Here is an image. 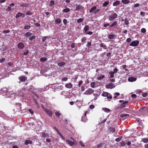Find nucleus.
<instances>
[{
  "instance_id": "f257e3e1",
  "label": "nucleus",
  "mask_w": 148,
  "mask_h": 148,
  "mask_svg": "<svg viewBox=\"0 0 148 148\" xmlns=\"http://www.w3.org/2000/svg\"><path fill=\"white\" fill-rule=\"evenodd\" d=\"M41 106L43 109V110L48 114V115L49 116L51 117L52 114L51 111L44 107L43 105L42 104L41 105Z\"/></svg>"
},
{
  "instance_id": "f03ea898",
  "label": "nucleus",
  "mask_w": 148,
  "mask_h": 148,
  "mask_svg": "<svg viewBox=\"0 0 148 148\" xmlns=\"http://www.w3.org/2000/svg\"><path fill=\"white\" fill-rule=\"evenodd\" d=\"M117 14L116 13H113L111 15L109 16L108 17V19L110 21H113L114 19L117 18Z\"/></svg>"
},
{
  "instance_id": "7ed1b4c3",
  "label": "nucleus",
  "mask_w": 148,
  "mask_h": 148,
  "mask_svg": "<svg viewBox=\"0 0 148 148\" xmlns=\"http://www.w3.org/2000/svg\"><path fill=\"white\" fill-rule=\"evenodd\" d=\"M141 114L143 116H148V108L143 110L140 111Z\"/></svg>"
},
{
  "instance_id": "20e7f679",
  "label": "nucleus",
  "mask_w": 148,
  "mask_h": 148,
  "mask_svg": "<svg viewBox=\"0 0 148 148\" xmlns=\"http://www.w3.org/2000/svg\"><path fill=\"white\" fill-rule=\"evenodd\" d=\"M1 91L3 94H6L7 95H8V93L9 94H13L10 93L8 92V89L6 88H1Z\"/></svg>"
},
{
  "instance_id": "39448f33",
  "label": "nucleus",
  "mask_w": 148,
  "mask_h": 148,
  "mask_svg": "<svg viewBox=\"0 0 148 148\" xmlns=\"http://www.w3.org/2000/svg\"><path fill=\"white\" fill-rule=\"evenodd\" d=\"M139 43V41L138 40H134L130 44V46L135 47L137 46Z\"/></svg>"
},
{
  "instance_id": "423d86ee",
  "label": "nucleus",
  "mask_w": 148,
  "mask_h": 148,
  "mask_svg": "<svg viewBox=\"0 0 148 148\" xmlns=\"http://www.w3.org/2000/svg\"><path fill=\"white\" fill-rule=\"evenodd\" d=\"M94 92V90L91 88H89L84 93L86 95H89L92 94Z\"/></svg>"
},
{
  "instance_id": "0eeeda50",
  "label": "nucleus",
  "mask_w": 148,
  "mask_h": 148,
  "mask_svg": "<svg viewBox=\"0 0 148 148\" xmlns=\"http://www.w3.org/2000/svg\"><path fill=\"white\" fill-rule=\"evenodd\" d=\"M115 87L114 84L112 83H110L109 84L106 85V88L112 89Z\"/></svg>"
},
{
  "instance_id": "6e6552de",
  "label": "nucleus",
  "mask_w": 148,
  "mask_h": 148,
  "mask_svg": "<svg viewBox=\"0 0 148 148\" xmlns=\"http://www.w3.org/2000/svg\"><path fill=\"white\" fill-rule=\"evenodd\" d=\"M19 79L20 81L23 82L27 80V77L24 76H22L19 77Z\"/></svg>"
},
{
  "instance_id": "1a4fd4ad",
  "label": "nucleus",
  "mask_w": 148,
  "mask_h": 148,
  "mask_svg": "<svg viewBox=\"0 0 148 148\" xmlns=\"http://www.w3.org/2000/svg\"><path fill=\"white\" fill-rule=\"evenodd\" d=\"M17 46L19 48L22 49L24 48V45L23 43L20 42L18 44Z\"/></svg>"
},
{
  "instance_id": "9d476101",
  "label": "nucleus",
  "mask_w": 148,
  "mask_h": 148,
  "mask_svg": "<svg viewBox=\"0 0 148 148\" xmlns=\"http://www.w3.org/2000/svg\"><path fill=\"white\" fill-rule=\"evenodd\" d=\"M66 142L70 145L73 146L75 144V143L72 141H71L69 140H66Z\"/></svg>"
},
{
  "instance_id": "9b49d317",
  "label": "nucleus",
  "mask_w": 148,
  "mask_h": 148,
  "mask_svg": "<svg viewBox=\"0 0 148 148\" xmlns=\"http://www.w3.org/2000/svg\"><path fill=\"white\" fill-rule=\"evenodd\" d=\"M136 78L134 77H130L128 79V80L130 82H133L136 81Z\"/></svg>"
},
{
  "instance_id": "f8f14e48",
  "label": "nucleus",
  "mask_w": 148,
  "mask_h": 148,
  "mask_svg": "<svg viewBox=\"0 0 148 148\" xmlns=\"http://www.w3.org/2000/svg\"><path fill=\"white\" fill-rule=\"evenodd\" d=\"M108 128L110 132L114 133L115 132V129L113 127H109Z\"/></svg>"
},
{
  "instance_id": "ddd939ff",
  "label": "nucleus",
  "mask_w": 148,
  "mask_h": 148,
  "mask_svg": "<svg viewBox=\"0 0 148 148\" xmlns=\"http://www.w3.org/2000/svg\"><path fill=\"white\" fill-rule=\"evenodd\" d=\"M65 86L66 88H71L72 87V85L71 83H69L66 84Z\"/></svg>"
},
{
  "instance_id": "4468645a",
  "label": "nucleus",
  "mask_w": 148,
  "mask_h": 148,
  "mask_svg": "<svg viewBox=\"0 0 148 148\" xmlns=\"http://www.w3.org/2000/svg\"><path fill=\"white\" fill-rule=\"evenodd\" d=\"M116 36V35L114 34H110L108 36V37L109 39H112Z\"/></svg>"
},
{
  "instance_id": "2eb2a0df",
  "label": "nucleus",
  "mask_w": 148,
  "mask_h": 148,
  "mask_svg": "<svg viewBox=\"0 0 148 148\" xmlns=\"http://www.w3.org/2000/svg\"><path fill=\"white\" fill-rule=\"evenodd\" d=\"M117 25V21H114L113 23L111 25H110V27H113Z\"/></svg>"
},
{
  "instance_id": "dca6fc26",
  "label": "nucleus",
  "mask_w": 148,
  "mask_h": 148,
  "mask_svg": "<svg viewBox=\"0 0 148 148\" xmlns=\"http://www.w3.org/2000/svg\"><path fill=\"white\" fill-rule=\"evenodd\" d=\"M32 141L30 140H26L25 141V144L26 145H27L29 144H32Z\"/></svg>"
},
{
  "instance_id": "f3484780",
  "label": "nucleus",
  "mask_w": 148,
  "mask_h": 148,
  "mask_svg": "<svg viewBox=\"0 0 148 148\" xmlns=\"http://www.w3.org/2000/svg\"><path fill=\"white\" fill-rule=\"evenodd\" d=\"M89 29V26L88 25H86L84 28V29L85 31V32H87L88 31V30Z\"/></svg>"
},
{
  "instance_id": "a211bd4d",
  "label": "nucleus",
  "mask_w": 148,
  "mask_h": 148,
  "mask_svg": "<svg viewBox=\"0 0 148 148\" xmlns=\"http://www.w3.org/2000/svg\"><path fill=\"white\" fill-rule=\"evenodd\" d=\"M120 3V1H117L114 2L113 3V5L114 6H116L118 5Z\"/></svg>"
},
{
  "instance_id": "6ab92c4d",
  "label": "nucleus",
  "mask_w": 148,
  "mask_h": 148,
  "mask_svg": "<svg viewBox=\"0 0 148 148\" xmlns=\"http://www.w3.org/2000/svg\"><path fill=\"white\" fill-rule=\"evenodd\" d=\"M121 2L124 4H127L130 3V0H122Z\"/></svg>"
},
{
  "instance_id": "aec40b11",
  "label": "nucleus",
  "mask_w": 148,
  "mask_h": 148,
  "mask_svg": "<svg viewBox=\"0 0 148 148\" xmlns=\"http://www.w3.org/2000/svg\"><path fill=\"white\" fill-rule=\"evenodd\" d=\"M70 10L69 8H67L65 9H64L63 10L62 12H68L70 11Z\"/></svg>"
},
{
  "instance_id": "412c9836",
  "label": "nucleus",
  "mask_w": 148,
  "mask_h": 148,
  "mask_svg": "<svg viewBox=\"0 0 148 148\" xmlns=\"http://www.w3.org/2000/svg\"><path fill=\"white\" fill-rule=\"evenodd\" d=\"M96 7L95 6H94L92 7L89 10V12L90 13L94 11L96 9Z\"/></svg>"
},
{
  "instance_id": "4be33fe9",
  "label": "nucleus",
  "mask_w": 148,
  "mask_h": 148,
  "mask_svg": "<svg viewBox=\"0 0 148 148\" xmlns=\"http://www.w3.org/2000/svg\"><path fill=\"white\" fill-rule=\"evenodd\" d=\"M32 33H31V32H27L25 34V36L26 37H28L30 36L31 35H32Z\"/></svg>"
},
{
  "instance_id": "5701e85b",
  "label": "nucleus",
  "mask_w": 148,
  "mask_h": 148,
  "mask_svg": "<svg viewBox=\"0 0 148 148\" xmlns=\"http://www.w3.org/2000/svg\"><path fill=\"white\" fill-rule=\"evenodd\" d=\"M102 110L106 112H109L110 111V109L105 108H103Z\"/></svg>"
},
{
  "instance_id": "b1692460",
  "label": "nucleus",
  "mask_w": 148,
  "mask_h": 148,
  "mask_svg": "<svg viewBox=\"0 0 148 148\" xmlns=\"http://www.w3.org/2000/svg\"><path fill=\"white\" fill-rule=\"evenodd\" d=\"M55 22L56 24H60L61 22V20L60 18H58L56 20Z\"/></svg>"
},
{
  "instance_id": "393cba45",
  "label": "nucleus",
  "mask_w": 148,
  "mask_h": 148,
  "mask_svg": "<svg viewBox=\"0 0 148 148\" xmlns=\"http://www.w3.org/2000/svg\"><path fill=\"white\" fill-rule=\"evenodd\" d=\"M82 8H83V6L82 5H79L76 7V10H80Z\"/></svg>"
},
{
  "instance_id": "a878e982",
  "label": "nucleus",
  "mask_w": 148,
  "mask_h": 148,
  "mask_svg": "<svg viewBox=\"0 0 148 148\" xmlns=\"http://www.w3.org/2000/svg\"><path fill=\"white\" fill-rule=\"evenodd\" d=\"M142 141L144 143H147L148 142V139L146 138H142Z\"/></svg>"
},
{
  "instance_id": "bb28decb",
  "label": "nucleus",
  "mask_w": 148,
  "mask_h": 148,
  "mask_svg": "<svg viewBox=\"0 0 148 148\" xmlns=\"http://www.w3.org/2000/svg\"><path fill=\"white\" fill-rule=\"evenodd\" d=\"M47 59L45 57H42L40 59V60L41 62H45L47 61Z\"/></svg>"
},
{
  "instance_id": "cd10ccee",
  "label": "nucleus",
  "mask_w": 148,
  "mask_h": 148,
  "mask_svg": "<svg viewBox=\"0 0 148 148\" xmlns=\"http://www.w3.org/2000/svg\"><path fill=\"white\" fill-rule=\"evenodd\" d=\"M109 73L110 74V77L113 78L114 77V72L112 71H111L109 72Z\"/></svg>"
},
{
  "instance_id": "c85d7f7f",
  "label": "nucleus",
  "mask_w": 148,
  "mask_h": 148,
  "mask_svg": "<svg viewBox=\"0 0 148 148\" xmlns=\"http://www.w3.org/2000/svg\"><path fill=\"white\" fill-rule=\"evenodd\" d=\"M55 4L54 2V1L51 0L50 1V3L49 4V6L50 7L52 6L53 5H54Z\"/></svg>"
},
{
  "instance_id": "c756f323",
  "label": "nucleus",
  "mask_w": 148,
  "mask_h": 148,
  "mask_svg": "<svg viewBox=\"0 0 148 148\" xmlns=\"http://www.w3.org/2000/svg\"><path fill=\"white\" fill-rule=\"evenodd\" d=\"M42 136L44 138H45L49 136L47 134H46L44 132H42Z\"/></svg>"
},
{
  "instance_id": "7c9ffc66",
  "label": "nucleus",
  "mask_w": 148,
  "mask_h": 148,
  "mask_svg": "<svg viewBox=\"0 0 148 148\" xmlns=\"http://www.w3.org/2000/svg\"><path fill=\"white\" fill-rule=\"evenodd\" d=\"M104 145V143H99L97 145V148H101L102 147V146Z\"/></svg>"
},
{
  "instance_id": "2f4dec72",
  "label": "nucleus",
  "mask_w": 148,
  "mask_h": 148,
  "mask_svg": "<svg viewBox=\"0 0 148 148\" xmlns=\"http://www.w3.org/2000/svg\"><path fill=\"white\" fill-rule=\"evenodd\" d=\"M33 94L34 95L35 97H34V99L35 102H37V100H36L35 99L36 98H39V96L35 92H33Z\"/></svg>"
},
{
  "instance_id": "473e14b6",
  "label": "nucleus",
  "mask_w": 148,
  "mask_h": 148,
  "mask_svg": "<svg viewBox=\"0 0 148 148\" xmlns=\"http://www.w3.org/2000/svg\"><path fill=\"white\" fill-rule=\"evenodd\" d=\"M100 46L101 47H102L104 49H107V46L106 45H103V44L101 43L100 45Z\"/></svg>"
},
{
  "instance_id": "72a5a7b5",
  "label": "nucleus",
  "mask_w": 148,
  "mask_h": 148,
  "mask_svg": "<svg viewBox=\"0 0 148 148\" xmlns=\"http://www.w3.org/2000/svg\"><path fill=\"white\" fill-rule=\"evenodd\" d=\"M109 3V2L108 1H106L103 3L102 5L103 7L107 6Z\"/></svg>"
},
{
  "instance_id": "f704fd0d",
  "label": "nucleus",
  "mask_w": 148,
  "mask_h": 148,
  "mask_svg": "<svg viewBox=\"0 0 148 148\" xmlns=\"http://www.w3.org/2000/svg\"><path fill=\"white\" fill-rule=\"evenodd\" d=\"M65 63L64 62H59L58 63V65L60 66H63L65 64Z\"/></svg>"
},
{
  "instance_id": "c9c22d12",
  "label": "nucleus",
  "mask_w": 148,
  "mask_h": 148,
  "mask_svg": "<svg viewBox=\"0 0 148 148\" xmlns=\"http://www.w3.org/2000/svg\"><path fill=\"white\" fill-rule=\"evenodd\" d=\"M129 115V114H121L120 115V116L121 117L123 118L125 116H128Z\"/></svg>"
},
{
  "instance_id": "e433bc0d",
  "label": "nucleus",
  "mask_w": 148,
  "mask_h": 148,
  "mask_svg": "<svg viewBox=\"0 0 148 148\" xmlns=\"http://www.w3.org/2000/svg\"><path fill=\"white\" fill-rule=\"evenodd\" d=\"M21 16V13L18 12L17 14L16 15L15 18H18L19 17Z\"/></svg>"
},
{
  "instance_id": "4c0bfd02",
  "label": "nucleus",
  "mask_w": 148,
  "mask_h": 148,
  "mask_svg": "<svg viewBox=\"0 0 148 148\" xmlns=\"http://www.w3.org/2000/svg\"><path fill=\"white\" fill-rule=\"evenodd\" d=\"M128 103V102H123V103L121 104V108H123L125 107V105L127 104Z\"/></svg>"
},
{
  "instance_id": "58836bf2",
  "label": "nucleus",
  "mask_w": 148,
  "mask_h": 148,
  "mask_svg": "<svg viewBox=\"0 0 148 148\" xmlns=\"http://www.w3.org/2000/svg\"><path fill=\"white\" fill-rule=\"evenodd\" d=\"M108 95V93L106 92H103L102 94V95L104 97L107 96Z\"/></svg>"
},
{
  "instance_id": "ea45409f",
  "label": "nucleus",
  "mask_w": 148,
  "mask_h": 148,
  "mask_svg": "<svg viewBox=\"0 0 148 148\" xmlns=\"http://www.w3.org/2000/svg\"><path fill=\"white\" fill-rule=\"evenodd\" d=\"M90 85L91 87L92 88H94L95 87V83L94 82H92L90 84Z\"/></svg>"
},
{
  "instance_id": "a19ab883",
  "label": "nucleus",
  "mask_w": 148,
  "mask_h": 148,
  "mask_svg": "<svg viewBox=\"0 0 148 148\" xmlns=\"http://www.w3.org/2000/svg\"><path fill=\"white\" fill-rule=\"evenodd\" d=\"M105 77V75H102L101 77H99L97 78V79L99 80H101L102 79H103Z\"/></svg>"
},
{
  "instance_id": "79ce46f5",
  "label": "nucleus",
  "mask_w": 148,
  "mask_h": 148,
  "mask_svg": "<svg viewBox=\"0 0 148 148\" xmlns=\"http://www.w3.org/2000/svg\"><path fill=\"white\" fill-rule=\"evenodd\" d=\"M124 23H125L126 25H128L129 24V22L127 20V18H125V20Z\"/></svg>"
},
{
  "instance_id": "37998d69",
  "label": "nucleus",
  "mask_w": 148,
  "mask_h": 148,
  "mask_svg": "<svg viewBox=\"0 0 148 148\" xmlns=\"http://www.w3.org/2000/svg\"><path fill=\"white\" fill-rule=\"evenodd\" d=\"M55 114L56 116L58 118L61 114L59 112H55Z\"/></svg>"
},
{
  "instance_id": "c03bdc74",
  "label": "nucleus",
  "mask_w": 148,
  "mask_h": 148,
  "mask_svg": "<svg viewBox=\"0 0 148 148\" xmlns=\"http://www.w3.org/2000/svg\"><path fill=\"white\" fill-rule=\"evenodd\" d=\"M121 139L122 138L121 137H119L118 138H116L115 139V140L117 142H119Z\"/></svg>"
},
{
  "instance_id": "a18cd8bd",
  "label": "nucleus",
  "mask_w": 148,
  "mask_h": 148,
  "mask_svg": "<svg viewBox=\"0 0 148 148\" xmlns=\"http://www.w3.org/2000/svg\"><path fill=\"white\" fill-rule=\"evenodd\" d=\"M83 21V19L82 18H80L77 20V22L78 23H80L82 22Z\"/></svg>"
},
{
  "instance_id": "49530a36",
  "label": "nucleus",
  "mask_w": 148,
  "mask_h": 148,
  "mask_svg": "<svg viewBox=\"0 0 148 148\" xmlns=\"http://www.w3.org/2000/svg\"><path fill=\"white\" fill-rule=\"evenodd\" d=\"M36 37V36H32L31 37H30L29 39V40H32L33 39H34Z\"/></svg>"
},
{
  "instance_id": "de8ad7c7",
  "label": "nucleus",
  "mask_w": 148,
  "mask_h": 148,
  "mask_svg": "<svg viewBox=\"0 0 148 148\" xmlns=\"http://www.w3.org/2000/svg\"><path fill=\"white\" fill-rule=\"evenodd\" d=\"M48 36H45L43 37L42 38V41L44 42H45L47 38H48Z\"/></svg>"
},
{
  "instance_id": "09e8293b",
  "label": "nucleus",
  "mask_w": 148,
  "mask_h": 148,
  "mask_svg": "<svg viewBox=\"0 0 148 148\" xmlns=\"http://www.w3.org/2000/svg\"><path fill=\"white\" fill-rule=\"evenodd\" d=\"M29 6V5L27 4H23L22 5H21V7H28Z\"/></svg>"
},
{
  "instance_id": "8fccbe9b",
  "label": "nucleus",
  "mask_w": 148,
  "mask_h": 148,
  "mask_svg": "<svg viewBox=\"0 0 148 148\" xmlns=\"http://www.w3.org/2000/svg\"><path fill=\"white\" fill-rule=\"evenodd\" d=\"M120 144L121 146L123 147L125 146V142L124 141H122V142H121Z\"/></svg>"
},
{
  "instance_id": "3c124183",
  "label": "nucleus",
  "mask_w": 148,
  "mask_h": 148,
  "mask_svg": "<svg viewBox=\"0 0 148 148\" xmlns=\"http://www.w3.org/2000/svg\"><path fill=\"white\" fill-rule=\"evenodd\" d=\"M141 31L143 33H145L146 32V30L145 28H143L141 29Z\"/></svg>"
},
{
  "instance_id": "603ef678",
  "label": "nucleus",
  "mask_w": 148,
  "mask_h": 148,
  "mask_svg": "<svg viewBox=\"0 0 148 148\" xmlns=\"http://www.w3.org/2000/svg\"><path fill=\"white\" fill-rule=\"evenodd\" d=\"M82 121L84 122H86V120L85 119V117H84V116L82 117Z\"/></svg>"
},
{
  "instance_id": "864d4df0",
  "label": "nucleus",
  "mask_w": 148,
  "mask_h": 148,
  "mask_svg": "<svg viewBox=\"0 0 148 148\" xmlns=\"http://www.w3.org/2000/svg\"><path fill=\"white\" fill-rule=\"evenodd\" d=\"M91 45V43L90 42H88L86 45V47H90Z\"/></svg>"
},
{
  "instance_id": "5fc2aeb1",
  "label": "nucleus",
  "mask_w": 148,
  "mask_h": 148,
  "mask_svg": "<svg viewBox=\"0 0 148 148\" xmlns=\"http://www.w3.org/2000/svg\"><path fill=\"white\" fill-rule=\"evenodd\" d=\"M86 40V37H83L81 40V41L82 42H84Z\"/></svg>"
},
{
  "instance_id": "6e6d98bb",
  "label": "nucleus",
  "mask_w": 148,
  "mask_h": 148,
  "mask_svg": "<svg viewBox=\"0 0 148 148\" xmlns=\"http://www.w3.org/2000/svg\"><path fill=\"white\" fill-rule=\"evenodd\" d=\"M31 27V26L29 25L26 26L24 27L25 29H29Z\"/></svg>"
},
{
  "instance_id": "4d7b16f0",
  "label": "nucleus",
  "mask_w": 148,
  "mask_h": 148,
  "mask_svg": "<svg viewBox=\"0 0 148 148\" xmlns=\"http://www.w3.org/2000/svg\"><path fill=\"white\" fill-rule=\"evenodd\" d=\"M83 83V81L82 80H81L79 81L78 85V86L79 87H80L81 86V85Z\"/></svg>"
},
{
  "instance_id": "13d9d810",
  "label": "nucleus",
  "mask_w": 148,
  "mask_h": 148,
  "mask_svg": "<svg viewBox=\"0 0 148 148\" xmlns=\"http://www.w3.org/2000/svg\"><path fill=\"white\" fill-rule=\"evenodd\" d=\"M68 79V78L66 77H65L62 78V81H66Z\"/></svg>"
},
{
  "instance_id": "bf43d9fd",
  "label": "nucleus",
  "mask_w": 148,
  "mask_h": 148,
  "mask_svg": "<svg viewBox=\"0 0 148 148\" xmlns=\"http://www.w3.org/2000/svg\"><path fill=\"white\" fill-rule=\"evenodd\" d=\"M63 22L64 24L66 25L67 24V20L66 19H64L63 20Z\"/></svg>"
},
{
  "instance_id": "052dcab7",
  "label": "nucleus",
  "mask_w": 148,
  "mask_h": 148,
  "mask_svg": "<svg viewBox=\"0 0 148 148\" xmlns=\"http://www.w3.org/2000/svg\"><path fill=\"white\" fill-rule=\"evenodd\" d=\"M26 14L27 15H31L32 14V13L28 11L27 12Z\"/></svg>"
},
{
  "instance_id": "680f3d73",
  "label": "nucleus",
  "mask_w": 148,
  "mask_h": 148,
  "mask_svg": "<svg viewBox=\"0 0 148 148\" xmlns=\"http://www.w3.org/2000/svg\"><path fill=\"white\" fill-rule=\"evenodd\" d=\"M131 39L130 38H128L126 40V41L128 42H130L131 41Z\"/></svg>"
},
{
  "instance_id": "e2e57ef3",
  "label": "nucleus",
  "mask_w": 148,
  "mask_h": 148,
  "mask_svg": "<svg viewBox=\"0 0 148 148\" xmlns=\"http://www.w3.org/2000/svg\"><path fill=\"white\" fill-rule=\"evenodd\" d=\"M28 111L32 114L34 113V112L33 110L31 109H29L28 110Z\"/></svg>"
},
{
  "instance_id": "0e129e2a",
  "label": "nucleus",
  "mask_w": 148,
  "mask_h": 148,
  "mask_svg": "<svg viewBox=\"0 0 148 148\" xmlns=\"http://www.w3.org/2000/svg\"><path fill=\"white\" fill-rule=\"evenodd\" d=\"M79 144L82 147H85V145H84V144L83 143H82V141H80L79 142Z\"/></svg>"
},
{
  "instance_id": "69168bd1",
  "label": "nucleus",
  "mask_w": 148,
  "mask_h": 148,
  "mask_svg": "<svg viewBox=\"0 0 148 148\" xmlns=\"http://www.w3.org/2000/svg\"><path fill=\"white\" fill-rule=\"evenodd\" d=\"M86 34H88L89 35H91L92 34V32L91 31L87 32L85 33Z\"/></svg>"
},
{
  "instance_id": "338daca9",
  "label": "nucleus",
  "mask_w": 148,
  "mask_h": 148,
  "mask_svg": "<svg viewBox=\"0 0 148 148\" xmlns=\"http://www.w3.org/2000/svg\"><path fill=\"white\" fill-rule=\"evenodd\" d=\"M147 107V106H144L143 107H142L140 108V111H142V110H145V109H146V108Z\"/></svg>"
},
{
  "instance_id": "774afa93",
  "label": "nucleus",
  "mask_w": 148,
  "mask_h": 148,
  "mask_svg": "<svg viewBox=\"0 0 148 148\" xmlns=\"http://www.w3.org/2000/svg\"><path fill=\"white\" fill-rule=\"evenodd\" d=\"M131 97L133 98H136L137 96L135 94H133L132 95Z\"/></svg>"
}]
</instances>
